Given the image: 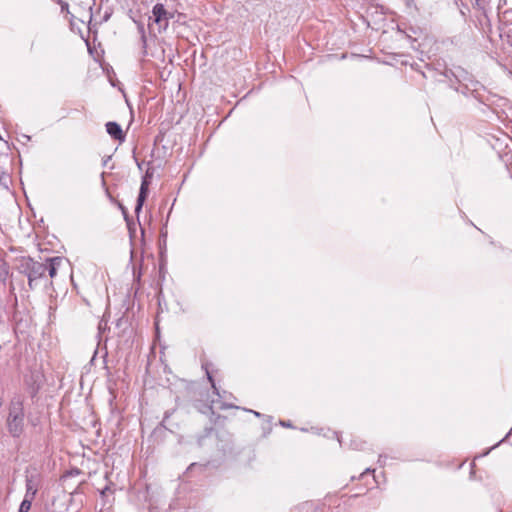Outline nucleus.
Wrapping results in <instances>:
<instances>
[{"mask_svg": "<svg viewBox=\"0 0 512 512\" xmlns=\"http://www.w3.org/2000/svg\"><path fill=\"white\" fill-rule=\"evenodd\" d=\"M333 434L337 437V440L338 442L340 443V445H342V441L341 439L339 438L338 434L336 432H333Z\"/></svg>", "mask_w": 512, "mask_h": 512, "instance_id": "obj_29", "label": "nucleus"}, {"mask_svg": "<svg viewBox=\"0 0 512 512\" xmlns=\"http://www.w3.org/2000/svg\"><path fill=\"white\" fill-rule=\"evenodd\" d=\"M7 428L13 437H19L24 430V408L20 397H15L10 403Z\"/></svg>", "mask_w": 512, "mask_h": 512, "instance_id": "obj_1", "label": "nucleus"}, {"mask_svg": "<svg viewBox=\"0 0 512 512\" xmlns=\"http://www.w3.org/2000/svg\"><path fill=\"white\" fill-rule=\"evenodd\" d=\"M35 263V260L31 257H22L19 260V264L17 266V269L19 273L24 274L25 276H28L30 273V269L32 267V264Z\"/></svg>", "mask_w": 512, "mask_h": 512, "instance_id": "obj_11", "label": "nucleus"}, {"mask_svg": "<svg viewBox=\"0 0 512 512\" xmlns=\"http://www.w3.org/2000/svg\"><path fill=\"white\" fill-rule=\"evenodd\" d=\"M150 179H151V175H149L148 172H146V174L143 176L142 178V181H141V185H144L146 184V187H149L150 185Z\"/></svg>", "mask_w": 512, "mask_h": 512, "instance_id": "obj_17", "label": "nucleus"}, {"mask_svg": "<svg viewBox=\"0 0 512 512\" xmlns=\"http://www.w3.org/2000/svg\"><path fill=\"white\" fill-rule=\"evenodd\" d=\"M206 374H207V378H208L209 382L211 383V386L214 390V393L217 395V399H213L211 401L210 409L211 410H213V409L226 410V409H230V408L238 409L237 406H234V405L226 402V399L232 397V395L228 394L226 391H223L222 393H220V391L216 387L213 376L210 374V372L207 369H206Z\"/></svg>", "mask_w": 512, "mask_h": 512, "instance_id": "obj_4", "label": "nucleus"}, {"mask_svg": "<svg viewBox=\"0 0 512 512\" xmlns=\"http://www.w3.org/2000/svg\"><path fill=\"white\" fill-rule=\"evenodd\" d=\"M60 5H61L62 12L69 13V5L67 2H62Z\"/></svg>", "mask_w": 512, "mask_h": 512, "instance_id": "obj_18", "label": "nucleus"}, {"mask_svg": "<svg viewBox=\"0 0 512 512\" xmlns=\"http://www.w3.org/2000/svg\"><path fill=\"white\" fill-rule=\"evenodd\" d=\"M351 446L353 449H361V446L356 443V441L351 442Z\"/></svg>", "mask_w": 512, "mask_h": 512, "instance_id": "obj_21", "label": "nucleus"}, {"mask_svg": "<svg viewBox=\"0 0 512 512\" xmlns=\"http://www.w3.org/2000/svg\"><path fill=\"white\" fill-rule=\"evenodd\" d=\"M37 491H38V482L36 480V478L31 475V476H26V492H25V497L26 498H30L32 500H34L36 494H37Z\"/></svg>", "mask_w": 512, "mask_h": 512, "instance_id": "obj_8", "label": "nucleus"}, {"mask_svg": "<svg viewBox=\"0 0 512 512\" xmlns=\"http://www.w3.org/2000/svg\"><path fill=\"white\" fill-rule=\"evenodd\" d=\"M206 374H207V378H208L209 382L211 383V386L214 390V393L217 395V399H213L211 401L210 409L211 410H213V409L226 410V409H230V408L238 409L237 406H234V405L226 402V399L232 397V395L228 394L226 391H223L222 393H220V391L216 387L213 376L210 374V372L207 369H206Z\"/></svg>", "mask_w": 512, "mask_h": 512, "instance_id": "obj_5", "label": "nucleus"}, {"mask_svg": "<svg viewBox=\"0 0 512 512\" xmlns=\"http://www.w3.org/2000/svg\"><path fill=\"white\" fill-rule=\"evenodd\" d=\"M7 275H8V269H7L6 265L4 264L0 267V279L4 282Z\"/></svg>", "mask_w": 512, "mask_h": 512, "instance_id": "obj_16", "label": "nucleus"}, {"mask_svg": "<svg viewBox=\"0 0 512 512\" xmlns=\"http://www.w3.org/2000/svg\"><path fill=\"white\" fill-rule=\"evenodd\" d=\"M512 434V428L510 429V431L506 434V436L501 439L497 444H495L494 446H492L490 449H488L486 452H484L482 454V456H486L489 454V452L494 449L495 447H497L499 444H501L502 442H504L510 435Z\"/></svg>", "mask_w": 512, "mask_h": 512, "instance_id": "obj_15", "label": "nucleus"}, {"mask_svg": "<svg viewBox=\"0 0 512 512\" xmlns=\"http://www.w3.org/2000/svg\"><path fill=\"white\" fill-rule=\"evenodd\" d=\"M121 209H122V212L124 215V219L127 223L130 238H133V237H135V234H136L135 224L133 223L132 219L128 216L126 209L124 207H121Z\"/></svg>", "mask_w": 512, "mask_h": 512, "instance_id": "obj_12", "label": "nucleus"}, {"mask_svg": "<svg viewBox=\"0 0 512 512\" xmlns=\"http://www.w3.org/2000/svg\"><path fill=\"white\" fill-rule=\"evenodd\" d=\"M62 263L63 258L61 257H52L47 259L46 268L50 278H54L57 275L58 269Z\"/></svg>", "mask_w": 512, "mask_h": 512, "instance_id": "obj_9", "label": "nucleus"}, {"mask_svg": "<svg viewBox=\"0 0 512 512\" xmlns=\"http://www.w3.org/2000/svg\"><path fill=\"white\" fill-rule=\"evenodd\" d=\"M149 193V187H146V184L140 185L139 194L136 200V206H135V213L137 216H139V213L141 212L143 205L148 197Z\"/></svg>", "mask_w": 512, "mask_h": 512, "instance_id": "obj_10", "label": "nucleus"}, {"mask_svg": "<svg viewBox=\"0 0 512 512\" xmlns=\"http://www.w3.org/2000/svg\"><path fill=\"white\" fill-rule=\"evenodd\" d=\"M47 272L46 264L35 261L32 264L30 273L28 274V285L30 289H34L37 286V281L45 277Z\"/></svg>", "mask_w": 512, "mask_h": 512, "instance_id": "obj_6", "label": "nucleus"}, {"mask_svg": "<svg viewBox=\"0 0 512 512\" xmlns=\"http://www.w3.org/2000/svg\"><path fill=\"white\" fill-rule=\"evenodd\" d=\"M369 472H371V469H370V468H367V469H366V470H365V471L360 475V477H361V478H363V477H364V475H365L366 473H369Z\"/></svg>", "mask_w": 512, "mask_h": 512, "instance_id": "obj_23", "label": "nucleus"}, {"mask_svg": "<svg viewBox=\"0 0 512 512\" xmlns=\"http://www.w3.org/2000/svg\"><path fill=\"white\" fill-rule=\"evenodd\" d=\"M445 79L450 82V87L455 91L461 92L462 94H466L464 90H460L458 87L454 85V83L461 84L463 81H467L470 79L469 73L461 67H454L453 69H445L440 73Z\"/></svg>", "mask_w": 512, "mask_h": 512, "instance_id": "obj_3", "label": "nucleus"}, {"mask_svg": "<svg viewBox=\"0 0 512 512\" xmlns=\"http://www.w3.org/2000/svg\"><path fill=\"white\" fill-rule=\"evenodd\" d=\"M245 410H246V411H248V412L253 413L256 417H262V416H263V415H262L260 412H258V411H254V410H250V409H249V410H248V409H245Z\"/></svg>", "mask_w": 512, "mask_h": 512, "instance_id": "obj_20", "label": "nucleus"}, {"mask_svg": "<svg viewBox=\"0 0 512 512\" xmlns=\"http://www.w3.org/2000/svg\"><path fill=\"white\" fill-rule=\"evenodd\" d=\"M109 490H110V489H109V487H108V486H106V487L101 491V494H102V495H105V494L107 493V491H109Z\"/></svg>", "mask_w": 512, "mask_h": 512, "instance_id": "obj_24", "label": "nucleus"}, {"mask_svg": "<svg viewBox=\"0 0 512 512\" xmlns=\"http://www.w3.org/2000/svg\"><path fill=\"white\" fill-rule=\"evenodd\" d=\"M32 502H33L32 499L26 498L24 496V499L22 500V502H21V504L19 506L18 512H29V510L31 508V505H32Z\"/></svg>", "mask_w": 512, "mask_h": 512, "instance_id": "obj_13", "label": "nucleus"}, {"mask_svg": "<svg viewBox=\"0 0 512 512\" xmlns=\"http://www.w3.org/2000/svg\"><path fill=\"white\" fill-rule=\"evenodd\" d=\"M106 132L113 138L114 140H118L123 142L125 140V134L121 128V126L114 121H109L106 123Z\"/></svg>", "mask_w": 512, "mask_h": 512, "instance_id": "obj_7", "label": "nucleus"}, {"mask_svg": "<svg viewBox=\"0 0 512 512\" xmlns=\"http://www.w3.org/2000/svg\"><path fill=\"white\" fill-rule=\"evenodd\" d=\"M104 326H107V323H104V325L102 324V321L99 323V330H102L104 328Z\"/></svg>", "mask_w": 512, "mask_h": 512, "instance_id": "obj_26", "label": "nucleus"}, {"mask_svg": "<svg viewBox=\"0 0 512 512\" xmlns=\"http://www.w3.org/2000/svg\"><path fill=\"white\" fill-rule=\"evenodd\" d=\"M386 458H387L386 456L380 455V456H379V459H378V462H379L380 464H384V462H385Z\"/></svg>", "mask_w": 512, "mask_h": 512, "instance_id": "obj_22", "label": "nucleus"}, {"mask_svg": "<svg viewBox=\"0 0 512 512\" xmlns=\"http://www.w3.org/2000/svg\"><path fill=\"white\" fill-rule=\"evenodd\" d=\"M141 234H142V236L144 235V229L143 228H141Z\"/></svg>", "mask_w": 512, "mask_h": 512, "instance_id": "obj_30", "label": "nucleus"}, {"mask_svg": "<svg viewBox=\"0 0 512 512\" xmlns=\"http://www.w3.org/2000/svg\"><path fill=\"white\" fill-rule=\"evenodd\" d=\"M280 425L283 426V427H287V428H290L292 427V424L290 421H284V420H281L280 421Z\"/></svg>", "mask_w": 512, "mask_h": 512, "instance_id": "obj_19", "label": "nucleus"}, {"mask_svg": "<svg viewBox=\"0 0 512 512\" xmlns=\"http://www.w3.org/2000/svg\"><path fill=\"white\" fill-rule=\"evenodd\" d=\"M111 159V157L109 156L107 159H105L103 161V166H106L108 164V161Z\"/></svg>", "mask_w": 512, "mask_h": 512, "instance_id": "obj_28", "label": "nucleus"}, {"mask_svg": "<svg viewBox=\"0 0 512 512\" xmlns=\"http://www.w3.org/2000/svg\"><path fill=\"white\" fill-rule=\"evenodd\" d=\"M174 18V13L167 10L162 3H156L152 8V16L149 18L157 25L158 33L167 30L169 21Z\"/></svg>", "mask_w": 512, "mask_h": 512, "instance_id": "obj_2", "label": "nucleus"}, {"mask_svg": "<svg viewBox=\"0 0 512 512\" xmlns=\"http://www.w3.org/2000/svg\"><path fill=\"white\" fill-rule=\"evenodd\" d=\"M197 467V464L196 463H192L189 467H188V470H193L194 468Z\"/></svg>", "mask_w": 512, "mask_h": 512, "instance_id": "obj_25", "label": "nucleus"}, {"mask_svg": "<svg viewBox=\"0 0 512 512\" xmlns=\"http://www.w3.org/2000/svg\"><path fill=\"white\" fill-rule=\"evenodd\" d=\"M139 32L141 34V42H142L143 54H146L147 39H146V35H145V31H144V27L143 26H139Z\"/></svg>", "mask_w": 512, "mask_h": 512, "instance_id": "obj_14", "label": "nucleus"}, {"mask_svg": "<svg viewBox=\"0 0 512 512\" xmlns=\"http://www.w3.org/2000/svg\"><path fill=\"white\" fill-rule=\"evenodd\" d=\"M104 326H107V323H104V325L102 324V321L99 323V330H102L104 328Z\"/></svg>", "mask_w": 512, "mask_h": 512, "instance_id": "obj_27", "label": "nucleus"}]
</instances>
